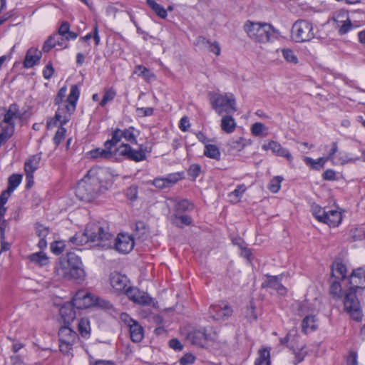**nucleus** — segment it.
I'll list each match as a JSON object with an SVG mask.
<instances>
[{
	"mask_svg": "<svg viewBox=\"0 0 365 365\" xmlns=\"http://www.w3.org/2000/svg\"><path fill=\"white\" fill-rule=\"evenodd\" d=\"M349 284L344 299V309L354 319L359 320L361 313L356 292L358 289L365 288V271L362 269L353 271L349 279Z\"/></svg>",
	"mask_w": 365,
	"mask_h": 365,
	"instance_id": "f257e3e1",
	"label": "nucleus"
},
{
	"mask_svg": "<svg viewBox=\"0 0 365 365\" xmlns=\"http://www.w3.org/2000/svg\"><path fill=\"white\" fill-rule=\"evenodd\" d=\"M243 29L250 38L259 43H274L283 38L281 33L269 23L247 20Z\"/></svg>",
	"mask_w": 365,
	"mask_h": 365,
	"instance_id": "f03ea898",
	"label": "nucleus"
},
{
	"mask_svg": "<svg viewBox=\"0 0 365 365\" xmlns=\"http://www.w3.org/2000/svg\"><path fill=\"white\" fill-rule=\"evenodd\" d=\"M107 189L106 186L101 184L95 172L89 170L87 175L78 182L76 195L81 200L91 202Z\"/></svg>",
	"mask_w": 365,
	"mask_h": 365,
	"instance_id": "7ed1b4c3",
	"label": "nucleus"
},
{
	"mask_svg": "<svg viewBox=\"0 0 365 365\" xmlns=\"http://www.w3.org/2000/svg\"><path fill=\"white\" fill-rule=\"evenodd\" d=\"M91 158H110L113 156H124L128 159L139 162L145 159V154L141 150H133L126 143H122L118 148L111 150L104 145V148H96L88 153Z\"/></svg>",
	"mask_w": 365,
	"mask_h": 365,
	"instance_id": "20e7f679",
	"label": "nucleus"
},
{
	"mask_svg": "<svg viewBox=\"0 0 365 365\" xmlns=\"http://www.w3.org/2000/svg\"><path fill=\"white\" fill-rule=\"evenodd\" d=\"M57 274L63 277L81 282L85 279L86 273L81 258L74 254H68L65 263H61L56 268Z\"/></svg>",
	"mask_w": 365,
	"mask_h": 365,
	"instance_id": "39448f33",
	"label": "nucleus"
},
{
	"mask_svg": "<svg viewBox=\"0 0 365 365\" xmlns=\"http://www.w3.org/2000/svg\"><path fill=\"white\" fill-rule=\"evenodd\" d=\"M79 94L80 92L78 86L76 85L71 86L67 99L62 105L58 106L56 112L53 125H56V122H59L61 125H63L69 121L71 115L76 110Z\"/></svg>",
	"mask_w": 365,
	"mask_h": 365,
	"instance_id": "423d86ee",
	"label": "nucleus"
},
{
	"mask_svg": "<svg viewBox=\"0 0 365 365\" xmlns=\"http://www.w3.org/2000/svg\"><path fill=\"white\" fill-rule=\"evenodd\" d=\"M209 98L212 109L219 115L232 114L237 110L235 97L231 93H210Z\"/></svg>",
	"mask_w": 365,
	"mask_h": 365,
	"instance_id": "0eeeda50",
	"label": "nucleus"
},
{
	"mask_svg": "<svg viewBox=\"0 0 365 365\" xmlns=\"http://www.w3.org/2000/svg\"><path fill=\"white\" fill-rule=\"evenodd\" d=\"M86 230V235H88L90 239V242L95 243V245L104 248L110 247L113 235L99 223H89Z\"/></svg>",
	"mask_w": 365,
	"mask_h": 365,
	"instance_id": "6e6552de",
	"label": "nucleus"
},
{
	"mask_svg": "<svg viewBox=\"0 0 365 365\" xmlns=\"http://www.w3.org/2000/svg\"><path fill=\"white\" fill-rule=\"evenodd\" d=\"M312 24L307 20L297 21L292 28V37L296 42L302 43L311 40L314 37Z\"/></svg>",
	"mask_w": 365,
	"mask_h": 365,
	"instance_id": "1a4fd4ad",
	"label": "nucleus"
},
{
	"mask_svg": "<svg viewBox=\"0 0 365 365\" xmlns=\"http://www.w3.org/2000/svg\"><path fill=\"white\" fill-rule=\"evenodd\" d=\"M208 313L214 320L225 321L232 315L233 309L227 302L221 301L211 305Z\"/></svg>",
	"mask_w": 365,
	"mask_h": 365,
	"instance_id": "9d476101",
	"label": "nucleus"
},
{
	"mask_svg": "<svg viewBox=\"0 0 365 365\" xmlns=\"http://www.w3.org/2000/svg\"><path fill=\"white\" fill-rule=\"evenodd\" d=\"M134 247L133 237L126 234H118L115 243V250L123 254L130 252Z\"/></svg>",
	"mask_w": 365,
	"mask_h": 365,
	"instance_id": "9b49d317",
	"label": "nucleus"
},
{
	"mask_svg": "<svg viewBox=\"0 0 365 365\" xmlns=\"http://www.w3.org/2000/svg\"><path fill=\"white\" fill-rule=\"evenodd\" d=\"M73 303L77 309H86L94 304L93 297L91 293L80 290L73 298Z\"/></svg>",
	"mask_w": 365,
	"mask_h": 365,
	"instance_id": "f8f14e48",
	"label": "nucleus"
},
{
	"mask_svg": "<svg viewBox=\"0 0 365 365\" xmlns=\"http://www.w3.org/2000/svg\"><path fill=\"white\" fill-rule=\"evenodd\" d=\"M262 149L264 150H270L272 153L277 156L283 157L289 161L292 160V156L289 151L287 149L283 148L282 145L277 141L270 140L267 143H264L262 145Z\"/></svg>",
	"mask_w": 365,
	"mask_h": 365,
	"instance_id": "ddd939ff",
	"label": "nucleus"
},
{
	"mask_svg": "<svg viewBox=\"0 0 365 365\" xmlns=\"http://www.w3.org/2000/svg\"><path fill=\"white\" fill-rule=\"evenodd\" d=\"M126 295L130 300L139 304L148 305L151 302V298L147 293L135 287H128L126 289Z\"/></svg>",
	"mask_w": 365,
	"mask_h": 365,
	"instance_id": "4468645a",
	"label": "nucleus"
},
{
	"mask_svg": "<svg viewBox=\"0 0 365 365\" xmlns=\"http://www.w3.org/2000/svg\"><path fill=\"white\" fill-rule=\"evenodd\" d=\"M129 279L128 277L119 272H112L110 275V284L116 291H126Z\"/></svg>",
	"mask_w": 365,
	"mask_h": 365,
	"instance_id": "2eb2a0df",
	"label": "nucleus"
},
{
	"mask_svg": "<svg viewBox=\"0 0 365 365\" xmlns=\"http://www.w3.org/2000/svg\"><path fill=\"white\" fill-rule=\"evenodd\" d=\"M180 179L178 173L170 174L166 178H156L152 181V184L158 189L170 187Z\"/></svg>",
	"mask_w": 365,
	"mask_h": 365,
	"instance_id": "dca6fc26",
	"label": "nucleus"
},
{
	"mask_svg": "<svg viewBox=\"0 0 365 365\" xmlns=\"http://www.w3.org/2000/svg\"><path fill=\"white\" fill-rule=\"evenodd\" d=\"M282 276L267 275V279L262 283V287H269L277 290L280 295H284L287 289L281 284Z\"/></svg>",
	"mask_w": 365,
	"mask_h": 365,
	"instance_id": "f3484780",
	"label": "nucleus"
},
{
	"mask_svg": "<svg viewBox=\"0 0 365 365\" xmlns=\"http://www.w3.org/2000/svg\"><path fill=\"white\" fill-rule=\"evenodd\" d=\"M42 53L36 47H31L27 51L25 60L24 61V66L26 68H30L38 64Z\"/></svg>",
	"mask_w": 365,
	"mask_h": 365,
	"instance_id": "a211bd4d",
	"label": "nucleus"
},
{
	"mask_svg": "<svg viewBox=\"0 0 365 365\" xmlns=\"http://www.w3.org/2000/svg\"><path fill=\"white\" fill-rule=\"evenodd\" d=\"M59 342L69 344H75L78 339L77 334L68 327H61L58 331Z\"/></svg>",
	"mask_w": 365,
	"mask_h": 365,
	"instance_id": "6ab92c4d",
	"label": "nucleus"
},
{
	"mask_svg": "<svg viewBox=\"0 0 365 365\" xmlns=\"http://www.w3.org/2000/svg\"><path fill=\"white\" fill-rule=\"evenodd\" d=\"M23 113L20 111L19 106L16 103L11 104L4 115L1 121L4 123H15L16 119L21 120Z\"/></svg>",
	"mask_w": 365,
	"mask_h": 365,
	"instance_id": "aec40b11",
	"label": "nucleus"
},
{
	"mask_svg": "<svg viewBox=\"0 0 365 365\" xmlns=\"http://www.w3.org/2000/svg\"><path fill=\"white\" fill-rule=\"evenodd\" d=\"M128 324L130 339L133 342L138 343L141 341L143 338V327L135 320L133 319H129Z\"/></svg>",
	"mask_w": 365,
	"mask_h": 365,
	"instance_id": "412c9836",
	"label": "nucleus"
},
{
	"mask_svg": "<svg viewBox=\"0 0 365 365\" xmlns=\"http://www.w3.org/2000/svg\"><path fill=\"white\" fill-rule=\"evenodd\" d=\"M73 307H75V306L72 302L66 303L60 308V315L65 324H69L76 318V312Z\"/></svg>",
	"mask_w": 365,
	"mask_h": 365,
	"instance_id": "4be33fe9",
	"label": "nucleus"
},
{
	"mask_svg": "<svg viewBox=\"0 0 365 365\" xmlns=\"http://www.w3.org/2000/svg\"><path fill=\"white\" fill-rule=\"evenodd\" d=\"M205 331L204 330H194L187 335V339L192 344L203 347L206 346Z\"/></svg>",
	"mask_w": 365,
	"mask_h": 365,
	"instance_id": "5701e85b",
	"label": "nucleus"
},
{
	"mask_svg": "<svg viewBox=\"0 0 365 365\" xmlns=\"http://www.w3.org/2000/svg\"><path fill=\"white\" fill-rule=\"evenodd\" d=\"M346 267L340 261H335L331 265V278L344 279L346 276Z\"/></svg>",
	"mask_w": 365,
	"mask_h": 365,
	"instance_id": "b1692460",
	"label": "nucleus"
},
{
	"mask_svg": "<svg viewBox=\"0 0 365 365\" xmlns=\"http://www.w3.org/2000/svg\"><path fill=\"white\" fill-rule=\"evenodd\" d=\"M36 232L37 236L39 237V241L38 243V247L43 250L46 247L47 242L46 240V236L49 233V229L48 227H46L41 224L37 223L36 225Z\"/></svg>",
	"mask_w": 365,
	"mask_h": 365,
	"instance_id": "393cba45",
	"label": "nucleus"
},
{
	"mask_svg": "<svg viewBox=\"0 0 365 365\" xmlns=\"http://www.w3.org/2000/svg\"><path fill=\"white\" fill-rule=\"evenodd\" d=\"M41 153L31 156L24 164L25 173H34L38 168L41 161Z\"/></svg>",
	"mask_w": 365,
	"mask_h": 365,
	"instance_id": "a878e982",
	"label": "nucleus"
},
{
	"mask_svg": "<svg viewBox=\"0 0 365 365\" xmlns=\"http://www.w3.org/2000/svg\"><path fill=\"white\" fill-rule=\"evenodd\" d=\"M236 126V122L230 114H227L222 117L220 127L224 132L231 133L235 130Z\"/></svg>",
	"mask_w": 365,
	"mask_h": 365,
	"instance_id": "bb28decb",
	"label": "nucleus"
},
{
	"mask_svg": "<svg viewBox=\"0 0 365 365\" xmlns=\"http://www.w3.org/2000/svg\"><path fill=\"white\" fill-rule=\"evenodd\" d=\"M342 217L341 212L336 210H329L327 212L326 218L324 223L329 226L336 227L341 221Z\"/></svg>",
	"mask_w": 365,
	"mask_h": 365,
	"instance_id": "cd10ccee",
	"label": "nucleus"
},
{
	"mask_svg": "<svg viewBox=\"0 0 365 365\" xmlns=\"http://www.w3.org/2000/svg\"><path fill=\"white\" fill-rule=\"evenodd\" d=\"M58 33L56 32L49 36L45 41L43 46H61L65 44L66 41H70V39H67L64 36H58Z\"/></svg>",
	"mask_w": 365,
	"mask_h": 365,
	"instance_id": "c85d7f7f",
	"label": "nucleus"
},
{
	"mask_svg": "<svg viewBox=\"0 0 365 365\" xmlns=\"http://www.w3.org/2000/svg\"><path fill=\"white\" fill-rule=\"evenodd\" d=\"M58 36L61 35L67 39L74 40L77 38L76 33L70 31V24L67 21H63L58 29Z\"/></svg>",
	"mask_w": 365,
	"mask_h": 365,
	"instance_id": "c756f323",
	"label": "nucleus"
},
{
	"mask_svg": "<svg viewBox=\"0 0 365 365\" xmlns=\"http://www.w3.org/2000/svg\"><path fill=\"white\" fill-rule=\"evenodd\" d=\"M317 324L315 317L313 315L307 316L302 321V331L307 334L309 331H314L317 329Z\"/></svg>",
	"mask_w": 365,
	"mask_h": 365,
	"instance_id": "7c9ffc66",
	"label": "nucleus"
},
{
	"mask_svg": "<svg viewBox=\"0 0 365 365\" xmlns=\"http://www.w3.org/2000/svg\"><path fill=\"white\" fill-rule=\"evenodd\" d=\"M170 220L173 225L179 227H182L184 225H190L192 223V219L190 216L180 215L178 213L171 216Z\"/></svg>",
	"mask_w": 365,
	"mask_h": 365,
	"instance_id": "2f4dec72",
	"label": "nucleus"
},
{
	"mask_svg": "<svg viewBox=\"0 0 365 365\" xmlns=\"http://www.w3.org/2000/svg\"><path fill=\"white\" fill-rule=\"evenodd\" d=\"M247 145V140L242 137L232 138L227 143L230 150L241 151Z\"/></svg>",
	"mask_w": 365,
	"mask_h": 365,
	"instance_id": "473e14b6",
	"label": "nucleus"
},
{
	"mask_svg": "<svg viewBox=\"0 0 365 365\" xmlns=\"http://www.w3.org/2000/svg\"><path fill=\"white\" fill-rule=\"evenodd\" d=\"M204 155L214 160H220V152L219 148L212 144H206L205 146Z\"/></svg>",
	"mask_w": 365,
	"mask_h": 365,
	"instance_id": "72a5a7b5",
	"label": "nucleus"
},
{
	"mask_svg": "<svg viewBox=\"0 0 365 365\" xmlns=\"http://www.w3.org/2000/svg\"><path fill=\"white\" fill-rule=\"evenodd\" d=\"M146 3L160 18L165 19L167 17V10L154 0H147Z\"/></svg>",
	"mask_w": 365,
	"mask_h": 365,
	"instance_id": "f704fd0d",
	"label": "nucleus"
},
{
	"mask_svg": "<svg viewBox=\"0 0 365 365\" xmlns=\"http://www.w3.org/2000/svg\"><path fill=\"white\" fill-rule=\"evenodd\" d=\"M1 133L2 135L9 139L14 133L15 123H0Z\"/></svg>",
	"mask_w": 365,
	"mask_h": 365,
	"instance_id": "c9c22d12",
	"label": "nucleus"
},
{
	"mask_svg": "<svg viewBox=\"0 0 365 365\" xmlns=\"http://www.w3.org/2000/svg\"><path fill=\"white\" fill-rule=\"evenodd\" d=\"M70 242L77 246H82L90 242V239L86 235V230L83 233H76L74 236L70 238Z\"/></svg>",
	"mask_w": 365,
	"mask_h": 365,
	"instance_id": "e433bc0d",
	"label": "nucleus"
},
{
	"mask_svg": "<svg viewBox=\"0 0 365 365\" xmlns=\"http://www.w3.org/2000/svg\"><path fill=\"white\" fill-rule=\"evenodd\" d=\"M329 292L333 297L339 299L342 298V289L341 285L339 281L335 279L333 280L330 285Z\"/></svg>",
	"mask_w": 365,
	"mask_h": 365,
	"instance_id": "4c0bfd02",
	"label": "nucleus"
},
{
	"mask_svg": "<svg viewBox=\"0 0 365 365\" xmlns=\"http://www.w3.org/2000/svg\"><path fill=\"white\" fill-rule=\"evenodd\" d=\"M122 138L123 135L121 133V130L117 129L113 133L112 138L110 140H108L105 143V145L108 146V148H110L111 150L118 148V147H116V145Z\"/></svg>",
	"mask_w": 365,
	"mask_h": 365,
	"instance_id": "58836bf2",
	"label": "nucleus"
},
{
	"mask_svg": "<svg viewBox=\"0 0 365 365\" xmlns=\"http://www.w3.org/2000/svg\"><path fill=\"white\" fill-rule=\"evenodd\" d=\"M133 73L143 76L146 81H150L155 78V75L150 70L141 65L135 67Z\"/></svg>",
	"mask_w": 365,
	"mask_h": 365,
	"instance_id": "ea45409f",
	"label": "nucleus"
},
{
	"mask_svg": "<svg viewBox=\"0 0 365 365\" xmlns=\"http://www.w3.org/2000/svg\"><path fill=\"white\" fill-rule=\"evenodd\" d=\"M29 259L31 262L40 266L46 265L48 262L47 256L42 252L31 255Z\"/></svg>",
	"mask_w": 365,
	"mask_h": 365,
	"instance_id": "a19ab883",
	"label": "nucleus"
},
{
	"mask_svg": "<svg viewBox=\"0 0 365 365\" xmlns=\"http://www.w3.org/2000/svg\"><path fill=\"white\" fill-rule=\"evenodd\" d=\"M327 212L324 208L318 205H312V212L314 217L321 222H324Z\"/></svg>",
	"mask_w": 365,
	"mask_h": 365,
	"instance_id": "79ce46f5",
	"label": "nucleus"
},
{
	"mask_svg": "<svg viewBox=\"0 0 365 365\" xmlns=\"http://www.w3.org/2000/svg\"><path fill=\"white\" fill-rule=\"evenodd\" d=\"M193 208V205L187 200H182L175 204V210L178 213H182Z\"/></svg>",
	"mask_w": 365,
	"mask_h": 365,
	"instance_id": "37998d69",
	"label": "nucleus"
},
{
	"mask_svg": "<svg viewBox=\"0 0 365 365\" xmlns=\"http://www.w3.org/2000/svg\"><path fill=\"white\" fill-rule=\"evenodd\" d=\"M304 160L307 165H310L312 168L316 170L322 168L327 161L325 158H319L315 160L309 157H305Z\"/></svg>",
	"mask_w": 365,
	"mask_h": 365,
	"instance_id": "c03bdc74",
	"label": "nucleus"
},
{
	"mask_svg": "<svg viewBox=\"0 0 365 365\" xmlns=\"http://www.w3.org/2000/svg\"><path fill=\"white\" fill-rule=\"evenodd\" d=\"M90 322L87 318H82L78 323V331L83 337H86L90 334Z\"/></svg>",
	"mask_w": 365,
	"mask_h": 365,
	"instance_id": "a18cd8bd",
	"label": "nucleus"
},
{
	"mask_svg": "<svg viewBox=\"0 0 365 365\" xmlns=\"http://www.w3.org/2000/svg\"><path fill=\"white\" fill-rule=\"evenodd\" d=\"M22 179L21 175L12 174L8 180V187L9 191L13 192L21 183Z\"/></svg>",
	"mask_w": 365,
	"mask_h": 365,
	"instance_id": "49530a36",
	"label": "nucleus"
},
{
	"mask_svg": "<svg viewBox=\"0 0 365 365\" xmlns=\"http://www.w3.org/2000/svg\"><path fill=\"white\" fill-rule=\"evenodd\" d=\"M269 351L267 349L259 351V356L256 360L255 365H269Z\"/></svg>",
	"mask_w": 365,
	"mask_h": 365,
	"instance_id": "de8ad7c7",
	"label": "nucleus"
},
{
	"mask_svg": "<svg viewBox=\"0 0 365 365\" xmlns=\"http://www.w3.org/2000/svg\"><path fill=\"white\" fill-rule=\"evenodd\" d=\"M283 180L282 177H274L268 185V189L273 193L277 192L281 187V182Z\"/></svg>",
	"mask_w": 365,
	"mask_h": 365,
	"instance_id": "09e8293b",
	"label": "nucleus"
},
{
	"mask_svg": "<svg viewBox=\"0 0 365 365\" xmlns=\"http://www.w3.org/2000/svg\"><path fill=\"white\" fill-rule=\"evenodd\" d=\"M333 19L336 23V25L346 22L348 20H350L347 11L343 9L337 11L334 14Z\"/></svg>",
	"mask_w": 365,
	"mask_h": 365,
	"instance_id": "8fccbe9b",
	"label": "nucleus"
},
{
	"mask_svg": "<svg viewBox=\"0 0 365 365\" xmlns=\"http://www.w3.org/2000/svg\"><path fill=\"white\" fill-rule=\"evenodd\" d=\"M245 190L246 187L244 185H238L237 188L230 194L231 202H237L239 201V198L242 195Z\"/></svg>",
	"mask_w": 365,
	"mask_h": 365,
	"instance_id": "3c124183",
	"label": "nucleus"
},
{
	"mask_svg": "<svg viewBox=\"0 0 365 365\" xmlns=\"http://www.w3.org/2000/svg\"><path fill=\"white\" fill-rule=\"evenodd\" d=\"M244 314L245 318L250 322L257 320V316L255 313V305L252 302H251L250 306L245 309Z\"/></svg>",
	"mask_w": 365,
	"mask_h": 365,
	"instance_id": "603ef678",
	"label": "nucleus"
},
{
	"mask_svg": "<svg viewBox=\"0 0 365 365\" xmlns=\"http://www.w3.org/2000/svg\"><path fill=\"white\" fill-rule=\"evenodd\" d=\"M282 53L286 61L289 63L297 64L298 63L297 57L294 54V52L290 48H283L281 50Z\"/></svg>",
	"mask_w": 365,
	"mask_h": 365,
	"instance_id": "864d4df0",
	"label": "nucleus"
},
{
	"mask_svg": "<svg viewBox=\"0 0 365 365\" xmlns=\"http://www.w3.org/2000/svg\"><path fill=\"white\" fill-rule=\"evenodd\" d=\"M115 95H116V93L112 88L106 90L104 95H103V98L102 101H101L100 105L102 107L105 106V105L108 102L112 101L115 98Z\"/></svg>",
	"mask_w": 365,
	"mask_h": 365,
	"instance_id": "5fc2aeb1",
	"label": "nucleus"
},
{
	"mask_svg": "<svg viewBox=\"0 0 365 365\" xmlns=\"http://www.w3.org/2000/svg\"><path fill=\"white\" fill-rule=\"evenodd\" d=\"M133 131V128H129L128 129L121 130L123 138H124L127 141L136 143V139L134 135Z\"/></svg>",
	"mask_w": 365,
	"mask_h": 365,
	"instance_id": "6e6d98bb",
	"label": "nucleus"
},
{
	"mask_svg": "<svg viewBox=\"0 0 365 365\" xmlns=\"http://www.w3.org/2000/svg\"><path fill=\"white\" fill-rule=\"evenodd\" d=\"M352 27L353 25L351 24V20H348L346 22L336 25V28H338L339 33L341 35L346 34L352 29Z\"/></svg>",
	"mask_w": 365,
	"mask_h": 365,
	"instance_id": "4d7b16f0",
	"label": "nucleus"
},
{
	"mask_svg": "<svg viewBox=\"0 0 365 365\" xmlns=\"http://www.w3.org/2000/svg\"><path fill=\"white\" fill-rule=\"evenodd\" d=\"M66 129L63 127V125H61V127L58 129L54 138L53 141L56 145H59L62 140L65 137L66 134Z\"/></svg>",
	"mask_w": 365,
	"mask_h": 365,
	"instance_id": "13d9d810",
	"label": "nucleus"
},
{
	"mask_svg": "<svg viewBox=\"0 0 365 365\" xmlns=\"http://www.w3.org/2000/svg\"><path fill=\"white\" fill-rule=\"evenodd\" d=\"M205 331V337L206 339V345H207L210 342H214L217 339V334L215 331L212 329L207 330L203 329Z\"/></svg>",
	"mask_w": 365,
	"mask_h": 365,
	"instance_id": "bf43d9fd",
	"label": "nucleus"
},
{
	"mask_svg": "<svg viewBox=\"0 0 365 365\" xmlns=\"http://www.w3.org/2000/svg\"><path fill=\"white\" fill-rule=\"evenodd\" d=\"M136 112L138 116L145 117L152 115L153 113V108H137Z\"/></svg>",
	"mask_w": 365,
	"mask_h": 365,
	"instance_id": "052dcab7",
	"label": "nucleus"
},
{
	"mask_svg": "<svg viewBox=\"0 0 365 365\" xmlns=\"http://www.w3.org/2000/svg\"><path fill=\"white\" fill-rule=\"evenodd\" d=\"M126 195L131 200H136L138 195L137 186L133 185L128 187L126 190Z\"/></svg>",
	"mask_w": 365,
	"mask_h": 365,
	"instance_id": "680f3d73",
	"label": "nucleus"
},
{
	"mask_svg": "<svg viewBox=\"0 0 365 365\" xmlns=\"http://www.w3.org/2000/svg\"><path fill=\"white\" fill-rule=\"evenodd\" d=\"M307 351L304 350V346H302L297 351H294V354L295 355L296 363L301 362L307 355Z\"/></svg>",
	"mask_w": 365,
	"mask_h": 365,
	"instance_id": "e2e57ef3",
	"label": "nucleus"
},
{
	"mask_svg": "<svg viewBox=\"0 0 365 365\" xmlns=\"http://www.w3.org/2000/svg\"><path fill=\"white\" fill-rule=\"evenodd\" d=\"M63 247L64 245L61 242H55L51 244V249L54 254L59 255L63 252Z\"/></svg>",
	"mask_w": 365,
	"mask_h": 365,
	"instance_id": "0e129e2a",
	"label": "nucleus"
},
{
	"mask_svg": "<svg viewBox=\"0 0 365 365\" xmlns=\"http://www.w3.org/2000/svg\"><path fill=\"white\" fill-rule=\"evenodd\" d=\"M195 361V356L191 354H185L180 359V363L182 365L191 364Z\"/></svg>",
	"mask_w": 365,
	"mask_h": 365,
	"instance_id": "69168bd1",
	"label": "nucleus"
},
{
	"mask_svg": "<svg viewBox=\"0 0 365 365\" xmlns=\"http://www.w3.org/2000/svg\"><path fill=\"white\" fill-rule=\"evenodd\" d=\"M264 128V125L263 123H255L252 125L251 130H252V133L255 135H259L262 133Z\"/></svg>",
	"mask_w": 365,
	"mask_h": 365,
	"instance_id": "338daca9",
	"label": "nucleus"
},
{
	"mask_svg": "<svg viewBox=\"0 0 365 365\" xmlns=\"http://www.w3.org/2000/svg\"><path fill=\"white\" fill-rule=\"evenodd\" d=\"M54 69L51 62H49L43 71V76L46 79H50L53 74Z\"/></svg>",
	"mask_w": 365,
	"mask_h": 365,
	"instance_id": "774afa93",
	"label": "nucleus"
}]
</instances>
